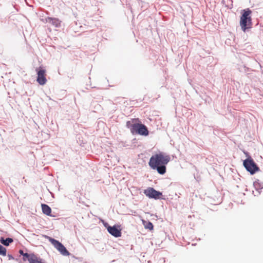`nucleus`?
I'll return each instance as SVG.
<instances>
[{
	"mask_svg": "<svg viewBox=\"0 0 263 263\" xmlns=\"http://www.w3.org/2000/svg\"><path fill=\"white\" fill-rule=\"evenodd\" d=\"M170 161V157L163 153H159L152 156L148 162L149 166L158 173L163 175L166 173V165Z\"/></svg>",
	"mask_w": 263,
	"mask_h": 263,
	"instance_id": "nucleus-1",
	"label": "nucleus"
},
{
	"mask_svg": "<svg viewBox=\"0 0 263 263\" xmlns=\"http://www.w3.org/2000/svg\"><path fill=\"white\" fill-rule=\"evenodd\" d=\"M252 11L249 9H243L240 18V26L243 31L252 28V22L251 16Z\"/></svg>",
	"mask_w": 263,
	"mask_h": 263,
	"instance_id": "nucleus-2",
	"label": "nucleus"
},
{
	"mask_svg": "<svg viewBox=\"0 0 263 263\" xmlns=\"http://www.w3.org/2000/svg\"><path fill=\"white\" fill-rule=\"evenodd\" d=\"M44 237L46 239H47L54 246V247L60 252L62 255L64 256L69 255V252L60 241L47 235H45Z\"/></svg>",
	"mask_w": 263,
	"mask_h": 263,
	"instance_id": "nucleus-3",
	"label": "nucleus"
},
{
	"mask_svg": "<svg viewBox=\"0 0 263 263\" xmlns=\"http://www.w3.org/2000/svg\"><path fill=\"white\" fill-rule=\"evenodd\" d=\"M130 130L133 133H135L140 135L147 136L148 135V131L147 127L142 124L137 123L133 124Z\"/></svg>",
	"mask_w": 263,
	"mask_h": 263,
	"instance_id": "nucleus-4",
	"label": "nucleus"
},
{
	"mask_svg": "<svg viewBox=\"0 0 263 263\" xmlns=\"http://www.w3.org/2000/svg\"><path fill=\"white\" fill-rule=\"evenodd\" d=\"M243 164L246 169L251 174H254L259 170V168L251 157L244 160Z\"/></svg>",
	"mask_w": 263,
	"mask_h": 263,
	"instance_id": "nucleus-5",
	"label": "nucleus"
},
{
	"mask_svg": "<svg viewBox=\"0 0 263 263\" xmlns=\"http://www.w3.org/2000/svg\"><path fill=\"white\" fill-rule=\"evenodd\" d=\"M37 71V82L42 85L46 84L47 80L46 79V70L41 67L36 69Z\"/></svg>",
	"mask_w": 263,
	"mask_h": 263,
	"instance_id": "nucleus-6",
	"label": "nucleus"
},
{
	"mask_svg": "<svg viewBox=\"0 0 263 263\" xmlns=\"http://www.w3.org/2000/svg\"><path fill=\"white\" fill-rule=\"evenodd\" d=\"M144 194L149 198L159 199L162 193L153 187H148L144 191Z\"/></svg>",
	"mask_w": 263,
	"mask_h": 263,
	"instance_id": "nucleus-7",
	"label": "nucleus"
},
{
	"mask_svg": "<svg viewBox=\"0 0 263 263\" xmlns=\"http://www.w3.org/2000/svg\"><path fill=\"white\" fill-rule=\"evenodd\" d=\"M108 232L115 237H119L121 236V229L120 226H108L106 227Z\"/></svg>",
	"mask_w": 263,
	"mask_h": 263,
	"instance_id": "nucleus-8",
	"label": "nucleus"
},
{
	"mask_svg": "<svg viewBox=\"0 0 263 263\" xmlns=\"http://www.w3.org/2000/svg\"><path fill=\"white\" fill-rule=\"evenodd\" d=\"M46 21L47 23H48L56 27H59L61 24L60 20L56 18L47 17L46 18Z\"/></svg>",
	"mask_w": 263,
	"mask_h": 263,
	"instance_id": "nucleus-9",
	"label": "nucleus"
},
{
	"mask_svg": "<svg viewBox=\"0 0 263 263\" xmlns=\"http://www.w3.org/2000/svg\"><path fill=\"white\" fill-rule=\"evenodd\" d=\"M41 206L43 213L44 214L48 216L51 215V209L48 205L45 204H42Z\"/></svg>",
	"mask_w": 263,
	"mask_h": 263,
	"instance_id": "nucleus-10",
	"label": "nucleus"
},
{
	"mask_svg": "<svg viewBox=\"0 0 263 263\" xmlns=\"http://www.w3.org/2000/svg\"><path fill=\"white\" fill-rule=\"evenodd\" d=\"M142 223L146 229H148L150 231L153 230L154 226L151 222L142 220Z\"/></svg>",
	"mask_w": 263,
	"mask_h": 263,
	"instance_id": "nucleus-11",
	"label": "nucleus"
},
{
	"mask_svg": "<svg viewBox=\"0 0 263 263\" xmlns=\"http://www.w3.org/2000/svg\"><path fill=\"white\" fill-rule=\"evenodd\" d=\"M13 241L12 238H7L6 239H4V238L2 237L0 239V242L6 246H8L9 244Z\"/></svg>",
	"mask_w": 263,
	"mask_h": 263,
	"instance_id": "nucleus-12",
	"label": "nucleus"
},
{
	"mask_svg": "<svg viewBox=\"0 0 263 263\" xmlns=\"http://www.w3.org/2000/svg\"><path fill=\"white\" fill-rule=\"evenodd\" d=\"M23 256V260L26 261V260H28L29 262L30 261V258H32L34 256V254H28V253H24Z\"/></svg>",
	"mask_w": 263,
	"mask_h": 263,
	"instance_id": "nucleus-13",
	"label": "nucleus"
},
{
	"mask_svg": "<svg viewBox=\"0 0 263 263\" xmlns=\"http://www.w3.org/2000/svg\"><path fill=\"white\" fill-rule=\"evenodd\" d=\"M0 254L3 256L6 255V249L0 245Z\"/></svg>",
	"mask_w": 263,
	"mask_h": 263,
	"instance_id": "nucleus-14",
	"label": "nucleus"
},
{
	"mask_svg": "<svg viewBox=\"0 0 263 263\" xmlns=\"http://www.w3.org/2000/svg\"><path fill=\"white\" fill-rule=\"evenodd\" d=\"M8 257L9 259H13V256L11 255H10V254H8Z\"/></svg>",
	"mask_w": 263,
	"mask_h": 263,
	"instance_id": "nucleus-15",
	"label": "nucleus"
},
{
	"mask_svg": "<svg viewBox=\"0 0 263 263\" xmlns=\"http://www.w3.org/2000/svg\"><path fill=\"white\" fill-rule=\"evenodd\" d=\"M19 253H20V254H21V255H24V254L25 253H24V252H23V251L22 250H20L19 251Z\"/></svg>",
	"mask_w": 263,
	"mask_h": 263,
	"instance_id": "nucleus-16",
	"label": "nucleus"
}]
</instances>
